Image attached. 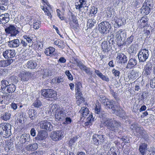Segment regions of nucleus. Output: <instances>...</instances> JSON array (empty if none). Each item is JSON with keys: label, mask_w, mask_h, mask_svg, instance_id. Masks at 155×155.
I'll list each match as a JSON object with an SVG mask.
<instances>
[{"label": "nucleus", "mask_w": 155, "mask_h": 155, "mask_svg": "<svg viewBox=\"0 0 155 155\" xmlns=\"http://www.w3.org/2000/svg\"><path fill=\"white\" fill-rule=\"evenodd\" d=\"M3 55L5 59L12 58L16 54V53L14 50L10 49L6 50L3 52Z\"/></svg>", "instance_id": "f3484780"}, {"label": "nucleus", "mask_w": 155, "mask_h": 155, "mask_svg": "<svg viewBox=\"0 0 155 155\" xmlns=\"http://www.w3.org/2000/svg\"><path fill=\"white\" fill-rule=\"evenodd\" d=\"M134 38V36L133 35H131L127 39L125 42H124V45H129L133 42Z\"/></svg>", "instance_id": "ea45409f"}, {"label": "nucleus", "mask_w": 155, "mask_h": 155, "mask_svg": "<svg viewBox=\"0 0 155 155\" xmlns=\"http://www.w3.org/2000/svg\"><path fill=\"white\" fill-rule=\"evenodd\" d=\"M13 62L12 59L0 60V67H5L10 65Z\"/></svg>", "instance_id": "c756f323"}, {"label": "nucleus", "mask_w": 155, "mask_h": 155, "mask_svg": "<svg viewBox=\"0 0 155 155\" xmlns=\"http://www.w3.org/2000/svg\"><path fill=\"white\" fill-rule=\"evenodd\" d=\"M71 122V120L70 117H67L65 118V120L63 124H70Z\"/></svg>", "instance_id": "69168bd1"}, {"label": "nucleus", "mask_w": 155, "mask_h": 155, "mask_svg": "<svg viewBox=\"0 0 155 155\" xmlns=\"http://www.w3.org/2000/svg\"><path fill=\"white\" fill-rule=\"evenodd\" d=\"M149 51L145 49H141L138 53V57L140 62H145L148 58Z\"/></svg>", "instance_id": "1a4fd4ad"}, {"label": "nucleus", "mask_w": 155, "mask_h": 155, "mask_svg": "<svg viewBox=\"0 0 155 155\" xmlns=\"http://www.w3.org/2000/svg\"><path fill=\"white\" fill-rule=\"evenodd\" d=\"M101 106L98 103H96L95 107V113L99 114L100 111Z\"/></svg>", "instance_id": "6e6d98bb"}, {"label": "nucleus", "mask_w": 155, "mask_h": 155, "mask_svg": "<svg viewBox=\"0 0 155 155\" xmlns=\"http://www.w3.org/2000/svg\"><path fill=\"white\" fill-rule=\"evenodd\" d=\"M55 51V48L50 47L45 49L44 53L47 56H52L54 54V52Z\"/></svg>", "instance_id": "7c9ffc66"}, {"label": "nucleus", "mask_w": 155, "mask_h": 155, "mask_svg": "<svg viewBox=\"0 0 155 155\" xmlns=\"http://www.w3.org/2000/svg\"><path fill=\"white\" fill-rule=\"evenodd\" d=\"M81 114V118H85L89 113V110L87 107H82L79 111Z\"/></svg>", "instance_id": "c85d7f7f"}, {"label": "nucleus", "mask_w": 155, "mask_h": 155, "mask_svg": "<svg viewBox=\"0 0 155 155\" xmlns=\"http://www.w3.org/2000/svg\"><path fill=\"white\" fill-rule=\"evenodd\" d=\"M117 59L118 60L119 63L125 64L127 61V57L123 53H117Z\"/></svg>", "instance_id": "412c9836"}, {"label": "nucleus", "mask_w": 155, "mask_h": 155, "mask_svg": "<svg viewBox=\"0 0 155 155\" xmlns=\"http://www.w3.org/2000/svg\"><path fill=\"white\" fill-rule=\"evenodd\" d=\"M28 114L29 117L31 119H34L37 114V112L36 111L34 110L31 109V110H29L28 111Z\"/></svg>", "instance_id": "58836bf2"}, {"label": "nucleus", "mask_w": 155, "mask_h": 155, "mask_svg": "<svg viewBox=\"0 0 155 155\" xmlns=\"http://www.w3.org/2000/svg\"><path fill=\"white\" fill-rule=\"evenodd\" d=\"M96 21L94 19H89L88 20L87 26L89 28H91L94 26V24L96 23Z\"/></svg>", "instance_id": "a19ab883"}, {"label": "nucleus", "mask_w": 155, "mask_h": 155, "mask_svg": "<svg viewBox=\"0 0 155 155\" xmlns=\"http://www.w3.org/2000/svg\"><path fill=\"white\" fill-rule=\"evenodd\" d=\"M101 48L103 51H108L110 48V44L108 42L104 41L101 43Z\"/></svg>", "instance_id": "f704fd0d"}, {"label": "nucleus", "mask_w": 155, "mask_h": 155, "mask_svg": "<svg viewBox=\"0 0 155 155\" xmlns=\"http://www.w3.org/2000/svg\"><path fill=\"white\" fill-rule=\"evenodd\" d=\"M11 114L8 112L4 113L1 115V119L5 121H6L10 119Z\"/></svg>", "instance_id": "e433bc0d"}, {"label": "nucleus", "mask_w": 155, "mask_h": 155, "mask_svg": "<svg viewBox=\"0 0 155 155\" xmlns=\"http://www.w3.org/2000/svg\"><path fill=\"white\" fill-rule=\"evenodd\" d=\"M38 148V144L37 143H34L29 144L27 145L25 149L26 150L29 151H34L35 150Z\"/></svg>", "instance_id": "bb28decb"}, {"label": "nucleus", "mask_w": 155, "mask_h": 155, "mask_svg": "<svg viewBox=\"0 0 155 155\" xmlns=\"http://www.w3.org/2000/svg\"><path fill=\"white\" fill-rule=\"evenodd\" d=\"M137 61L136 59L134 58H131V55H130V58L128 63L126 67V68L131 69L135 67L137 65Z\"/></svg>", "instance_id": "aec40b11"}, {"label": "nucleus", "mask_w": 155, "mask_h": 155, "mask_svg": "<svg viewBox=\"0 0 155 155\" xmlns=\"http://www.w3.org/2000/svg\"><path fill=\"white\" fill-rule=\"evenodd\" d=\"M143 2V0H135L132 4L134 7H136L138 5L141 4Z\"/></svg>", "instance_id": "49530a36"}, {"label": "nucleus", "mask_w": 155, "mask_h": 155, "mask_svg": "<svg viewBox=\"0 0 155 155\" xmlns=\"http://www.w3.org/2000/svg\"><path fill=\"white\" fill-rule=\"evenodd\" d=\"M20 2L22 5H25L27 8L31 7L28 5V0H20Z\"/></svg>", "instance_id": "603ef678"}, {"label": "nucleus", "mask_w": 155, "mask_h": 155, "mask_svg": "<svg viewBox=\"0 0 155 155\" xmlns=\"http://www.w3.org/2000/svg\"><path fill=\"white\" fill-rule=\"evenodd\" d=\"M120 141L124 143H128L129 141V138L127 137H124L120 139Z\"/></svg>", "instance_id": "e2e57ef3"}, {"label": "nucleus", "mask_w": 155, "mask_h": 155, "mask_svg": "<svg viewBox=\"0 0 155 155\" xmlns=\"http://www.w3.org/2000/svg\"><path fill=\"white\" fill-rule=\"evenodd\" d=\"M111 28L110 24L107 21H102L98 25V30L102 34L108 33Z\"/></svg>", "instance_id": "423d86ee"}, {"label": "nucleus", "mask_w": 155, "mask_h": 155, "mask_svg": "<svg viewBox=\"0 0 155 155\" xmlns=\"http://www.w3.org/2000/svg\"><path fill=\"white\" fill-rule=\"evenodd\" d=\"M129 50L130 53L135 54L136 48L135 47V45L134 44H132L129 48Z\"/></svg>", "instance_id": "09e8293b"}, {"label": "nucleus", "mask_w": 155, "mask_h": 155, "mask_svg": "<svg viewBox=\"0 0 155 155\" xmlns=\"http://www.w3.org/2000/svg\"><path fill=\"white\" fill-rule=\"evenodd\" d=\"M76 63L77 65L81 69L85 65L81 61H77Z\"/></svg>", "instance_id": "774afa93"}, {"label": "nucleus", "mask_w": 155, "mask_h": 155, "mask_svg": "<svg viewBox=\"0 0 155 155\" xmlns=\"http://www.w3.org/2000/svg\"><path fill=\"white\" fill-rule=\"evenodd\" d=\"M40 126L41 128L49 131L53 130V126L51 122L49 120L41 121L40 122Z\"/></svg>", "instance_id": "9b49d317"}, {"label": "nucleus", "mask_w": 155, "mask_h": 155, "mask_svg": "<svg viewBox=\"0 0 155 155\" xmlns=\"http://www.w3.org/2000/svg\"><path fill=\"white\" fill-rule=\"evenodd\" d=\"M55 111L54 116L58 120L62 121L64 120L66 117V114L68 111L62 107H59L57 105H53L51 108V110Z\"/></svg>", "instance_id": "f03ea898"}, {"label": "nucleus", "mask_w": 155, "mask_h": 155, "mask_svg": "<svg viewBox=\"0 0 155 155\" xmlns=\"http://www.w3.org/2000/svg\"><path fill=\"white\" fill-rule=\"evenodd\" d=\"M41 94L46 98H54L57 95L56 91L51 89H43L42 91Z\"/></svg>", "instance_id": "9d476101"}, {"label": "nucleus", "mask_w": 155, "mask_h": 155, "mask_svg": "<svg viewBox=\"0 0 155 155\" xmlns=\"http://www.w3.org/2000/svg\"><path fill=\"white\" fill-rule=\"evenodd\" d=\"M140 74V73L139 71L133 70L128 74V77L130 79L134 80L138 77Z\"/></svg>", "instance_id": "b1692460"}, {"label": "nucleus", "mask_w": 155, "mask_h": 155, "mask_svg": "<svg viewBox=\"0 0 155 155\" xmlns=\"http://www.w3.org/2000/svg\"><path fill=\"white\" fill-rule=\"evenodd\" d=\"M108 100L106 99L105 97H100V101L101 103L104 104V105H105L106 102Z\"/></svg>", "instance_id": "052dcab7"}, {"label": "nucleus", "mask_w": 155, "mask_h": 155, "mask_svg": "<svg viewBox=\"0 0 155 155\" xmlns=\"http://www.w3.org/2000/svg\"><path fill=\"white\" fill-rule=\"evenodd\" d=\"M31 73L29 72L21 71L19 74V77L23 81H28L31 77Z\"/></svg>", "instance_id": "ddd939ff"}, {"label": "nucleus", "mask_w": 155, "mask_h": 155, "mask_svg": "<svg viewBox=\"0 0 155 155\" xmlns=\"http://www.w3.org/2000/svg\"><path fill=\"white\" fill-rule=\"evenodd\" d=\"M107 115L108 114H104L102 115V122L110 130L114 132L117 131L119 127L120 126V123L114 120L108 118Z\"/></svg>", "instance_id": "f257e3e1"}, {"label": "nucleus", "mask_w": 155, "mask_h": 155, "mask_svg": "<svg viewBox=\"0 0 155 155\" xmlns=\"http://www.w3.org/2000/svg\"><path fill=\"white\" fill-rule=\"evenodd\" d=\"M112 72L115 77H119L120 73L119 71L115 69V68H114L112 70Z\"/></svg>", "instance_id": "13d9d810"}, {"label": "nucleus", "mask_w": 155, "mask_h": 155, "mask_svg": "<svg viewBox=\"0 0 155 155\" xmlns=\"http://www.w3.org/2000/svg\"><path fill=\"white\" fill-rule=\"evenodd\" d=\"M143 5H147L148 6L150 7V8H153V0H145Z\"/></svg>", "instance_id": "c03bdc74"}, {"label": "nucleus", "mask_w": 155, "mask_h": 155, "mask_svg": "<svg viewBox=\"0 0 155 155\" xmlns=\"http://www.w3.org/2000/svg\"><path fill=\"white\" fill-rule=\"evenodd\" d=\"M64 134L63 131L61 130H57L53 133L51 137L54 141H57L61 139L64 137Z\"/></svg>", "instance_id": "f8f14e48"}, {"label": "nucleus", "mask_w": 155, "mask_h": 155, "mask_svg": "<svg viewBox=\"0 0 155 155\" xmlns=\"http://www.w3.org/2000/svg\"><path fill=\"white\" fill-rule=\"evenodd\" d=\"M93 141L94 143L96 145H98L100 143L97 137L96 134L94 135L93 136Z\"/></svg>", "instance_id": "864d4df0"}, {"label": "nucleus", "mask_w": 155, "mask_h": 155, "mask_svg": "<svg viewBox=\"0 0 155 155\" xmlns=\"http://www.w3.org/2000/svg\"><path fill=\"white\" fill-rule=\"evenodd\" d=\"M65 74L68 77V79L71 81H72L73 80V77L68 70L66 71L65 72Z\"/></svg>", "instance_id": "4d7b16f0"}, {"label": "nucleus", "mask_w": 155, "mask_h": 155, "mask_svg": "<svg viewBox=\"0 0 155 155\" xmlns=\"http://www.w3.org/2000/svg\"><path fill=\"white\" fill-rule=\"evenodd\" d=\"M78 138V136H75L72 138L69 141V144L71 145H72L74 143Z\"/></svg>", "instance_id": "bf43d9fd"}, {"label": "nucleus", "mask_w": 155, "mask_h": 155, "mask_svg": "<svg viewBox=\"0 0 155 155\" xmlns=\"http://www.w3.org/2000/svg\"><path fill=\"white\" fill-rule=\"evenodd\" d=\"M38 65V61L36 60H31L28 61L24 65V68L25 69H33L35 68Z\"/></svg>", "instance_id": "2eb2a0df"}, {"label": "nucleus", "mask_w": 155, "mask_h": 155, "mask_svg": "<svg viewBox=\"0 0 155 155\" xmlns=\"http://www.w3.org/2000/svg\"><path fill=\"white\" fill-rule=\"evenodd\" d=\"M82 88V85L81 83L78 82L75 83V95L77 99L80 98L81 97Z\"/></svg>", "instance_id": "4468645a"}, {"label": "nucleus", "mask_w": 155, "mask_h": 155, "mask_svg": "<svg viewBox=\"0 0 155 155\" xmlns=\"http://www.w3.org/2000/svg\"><path fill=\"white\" fill-rule=\"evenodd\" d=\"M24 38L26 39V41H27L28 43H31L32 40V38L29 37H28L27 36H24Z\"/></svg>", "instance_id": "338daca9"}, {"label": "nucleus", "mask_w": 155, "mask_h": 155, "mask_svg": "<svg viewBox=\"0 0 155 155\" xmlns=\"http://www.w3.org/2000/svg\"><path fill=\"white\" fill-rule=\"evenodd\" d=\"M117 116L122 118L123 119H125L126 114L124 111L120 107H117L115 108V110L113 111Z\"/></svg>", "instance_id": "a211bd4d"}, {"label": "nucleus", "mask_w": 155, "mask_h": 155, "mask_svg": "<svg viewBox=\"0 0 155 155\" xmlns=\"http://www.w3.org/2000/svg\"><path fill=\"white\" fill-rule=\"evenodd\" d=\"M152 8L143 5L141 9V13L144 15H147L150 12Z\"/></svg>", "instance_id": "cd10ccee"}, {"label": "nucleus", "mask_w": 155, "mask_h": 155, "mask_svg": "<svg viewBox=\"0 0 155 155\" xmlns=\"http://www.w3.org/2000/svg\"><path fill=\"white\" fill-rule=\"evenodd\" d=\"M64 81L63 78L61 77H57L52 79L51 82L55 84H58Z\"/></svg>", "instance_id": "c9c22d12"}, {"label": "nucleus", "mask_w": 155, "mask_h": 155, "mask_svg": "<svg viewBox=\"0 0 155 155\" xmlns=\"http://www.w3.org/2000/svg\"><path fill=\"white\" fill-rule=\"evenodd\" d=\"M1 90L5 94L12 93L16 89L15 86L13 84H10L7 80H2L1 81Z\"/></svg>", "instance_id": "7ed1b4c3"}, {"label": "nucleus", "mask_w": 155, "mask_h": 155, "mask_svg": "<svg viewBox=\"0 0 155 155\" xmlns=\"http://www.w3.org/2000/svg\"><path fill=\"white\" fill-rule=\"evenodd\" d=\"M11 125L8 123H3L0 124V134L8 137L11 135Z\"/></svg>", "instance_id": "39448f33"}, {"label": "nucleus", "mask_w": 155, "mask_h": 155, "mask_svg": "<svg viewBox=\"0 0 155 155\" xmlns=\"http://www.w3.org/2000/svg\"><path fill=\"white\" fill-rule=\"evenodd\" d=\"M54 44L57 45H58L59 48H63L64 47V42L60 40H58L55 41Z\"/></svg>", "instance_id": "4c0bfd02"}, {"label": "nucleus", "mask_w": 155, "mask_h": 155, "mask_svg": "<svg viewBox=\"0 0 155 155\" xmlns=\"http://www.w3.org/2000/svg\"><path fill=\"white\" fill-rule=\"evenodd\" d=\"M150 86L152 88L155 87V77L153 78L151 80L150 82Z\"/></svg>", "instance_id": "680f3d73"}, {"label": "nucleus", "mask_w": 155, "mask_h": 155, "mask_svg": "<svg viewBox=\"0 0 155 155\" xmlns=\"http://www.w3.org/2000/svg\"><path fill=\"white\" fill-rule=\"evenodd\" d=\"M5 31L7 35L11 36H16L19 33L17 27L13 25L7 26L5 29Z\"/></svg>", "instance_id": "6e6552de"}, {"label": "nucleus", "mask_w": 155, "mask_h": 155, "mask_svg": "<svg viewBox=\"0 0 155 155\" xmlns=\"http://www.w3.org/2000/svg\"><path fill=\"white\" fill-rule=\"evenodd\" d=\"M51 73V71L47 69H44L43 70V78H45L46 77H48Z\"/></svg>", "instance_id": "a18cd8bd"}, {"label": "nucleus", "mask_w": 155, "mask_h": 155, "mask_svg": "<svg viewBox=\"0 0 155 155\" xmlns=\"http://www.w3.org/2000/svg\"><path fill=\"white\" fill-rule=\"evenodd\" d=\"M126 37V34L123 30H120L116 33V38L120 41V42L119 43V41L117 43V44L119 47H121L124 44V41Z\"/></svg>", "instance_id": "0eeeda50"}, {"label": "nucleus", "mask_w": 155, "mask_h": 155, "mask_svg": "<svg viewBox=\"0 0 155 155\" xmlns=\"http://www.w3.org/2000/svg\"><path fill=\"white\" fill-rule=\"evenodd\" d=\"M30 140V135L29 134H22L20 137L19 141L23 144H28Z\"/></svg>", "instance_id": "dca6fc26"}, {"label": "nucleus", "mask_w": 155, "mask_h": 155, "mask_svg": "<svg viewBox=\"0 0 155 155\" xmlns=\"http://www.w3.org/2000/svg\"><path fill=\"white\" fill-rule=\"evenodd\" d=\"M47 137L48 133L45 131L40 130L35 138L37 140H45Z\"/></svg>", "instance_id": "6ab92c4d"}, {"label": "nucleus", "mask_w": 155, "mask_h": 155, "mask_svg": "<svg viewBox=\"0 0 155 155\" xmlns=\"http://www.w3.org/2000/svg\"><path fill=\"white\" fill-rule=\"evenodd\" d=\"M94 72L98 77L100 78L102 80L107 82L109 81V79L108 77L103 75L98 70H95Z\"/></svg>", "instance_id": "2f4dec72"}, {"label": "nucleus", "mask_w": 155, "mask_h": 155, "mask_svg": "<svg viewBox=\"0 0 155 155\" xmlns=\"http://www.w3.org/2000/svg\"><path fill=\"white\" fill-rule=\"evenodd\" d=\"M114 102V101L113 100H108L104 105L105 106L106 108H111L113 111L115 110V108H116L113 105Z\"/></svg>", "instance_id": "72a5a7b5"}, {"label": "nucleus", "mask_w": 155, "mask_h": 155, "mask_svg": "<svg viewBox=\"0 0 155 155\" xmlns=\"http://www.w3.org/2000/svg\"><path fill=\"white\" fill-rule=\"evenodd\" d=\"M93 120V116L92 115H89V117L86 119V121L84 124L85 125H88L91 124Z\"/></svg>", "instance_id": "79ce46f5"}, {"label": "nucleus", "mask_w": 155, "mask_h": 155, "mask_svg": "<svg viewBox=\"0 0 155 155\" xmlns=\"http://www.w3.org/2000/svg\"><path fill=\"white\" fill-rule=\"evenodd\" d=\"M8 46L10 48H15L18 47L20 45L19 40L16 39L11 40L8 42Z\"/></svg>", "instance_id": "4be33fe9"}, {"label": "nucleus", "mask_w": 155, "mask_h": 155, "mask_svg": "<svg viewBox=\"0 0 155 155\" xmlns=\"http://www.w3.org/2000/svg\"><path fill=\"white\" fill-rule=\"evenodd\" d=\"M41 24L40 21L38 20H34L33 22V28L35 29H38L39 28Z\"/></svg>", "instance_id": "37998d69"}, {"label": "nucleus", "mask_w": 155, "mask_h": 155, "mask_svg": "<svg viewBox=\"0 0 155 155\" xmlns=\"http://www.w3.org/2000/svg\"><path fill=\"white\" fill-rule=\"evenodd\" d=\"M123 24V22L122 21V19H121L119 18L118 19L116 20L114 25L115 27H119L122 25Z\"/></svg>", "instance_id": "3c124183"}, {"label": "nucleus", "mask_w": 155, "mask_h": 155, "mask_svg": "<svg viewBox=\"0 0 155 155\" xmlns=\"http://www.w3.org/2000/svg\"><path fill=\"white\" fill-rule=\"evenodd\" d=\"M147 144L145 143H142L140 144L139 150L142 155H144L147 149Z\"/></svg>", "instance_id": "393cba45"}, {"label": "nucleus", "mask_w": 155, "mask_h": 155, "mask_svg": "<svg viewBox=\"0 0 155 155\" xmlns=\"http://www.w3.org/2000/svg\"><path fill=\"white\" fill-rule=\"evenodd\" d=\"M148 19V18L147 16L142 17L138 21V24L139 25L141 28H143L147 25Z\"/></svg>", "instance_id": "a878e982"}, {"label": "nucleus", "mask_w": 155, "mask_h": 155, "mask_svg": "<svg viewBox=\"0 0 155 155\" xmlns=\"http://www.w3.org/2000/svg\"><path fill=\"white\" fill-rule=\"evenodd\" d=\"M152 65L150 62L147 63L145 68L144 74L145 75H148L150 74L152 69Z\"/></svg>", "instance_id": "473e14b6"}, {"label": "nucleus", "mask_w": 155, "mask_h": 155, "mask_svg": "<svg viewBox=\"0 0 155 155\" xmlns=\"http://www.w3.org/2000/svg\"><path fill=\"white\" fill-rule=\"evenodd\" d=\"M130 128L132 130H135L136 132V135L139 137L145 138L147 137L146 132L143 128L140 126L137 123L134 122L131 124Z\"/></svg>", "instance_id": "20e7f679"}, {"label": "nucleus", "mask_w": 155, "mask_h": 155, "mask_svg": "<svg viewBox=\"0 0 155 155\" xmlns=\"http://www.w3.org/2000/svg\"><path fill=\"white\" fill-rule=\"evenodd\" d=\"M41 103L39 100L35 101L32 104V106L36 108H39L41 105Z\"/></svg>", "instance_id": "8fccbe9b"}, {"label": "nucleus", "mask_w": 155, "mask_h": 155, "mask_svg": "<svg viewBox=\"0 0 155 155\" xmlns=\"http://www.w3.org/2000/svg\"><path fill=\"white\" fill-rule=\"evenodd\" d=\"M96 136L100 143L104 142L105 138L104 137V135H103L96 134Z\"/></svg>", "instance_id": "5fc2aeb1"}, {"label": "nucleus", "mask_w": 155, "mask_h": 155, "mask_svg": "<svg viewBox=\"0 0 155 155\" xmlns=\"http://www.w3.org/2000/svg\"><path fill=\"white\" fill-rule=\"evenodd\" d=\"M9 15L8 13L2 14L0 15V23L5 24L9 21Z\"/></svg>", "instance_id": "5701e85b"}, {"label": "nucleus", "mask_w": 155, "mask_h": 155, "mask_svg": "<svg viewBox=\"0 0 155 155\" xmlns=\"http://www.w3.org/2000/svg\"><path fill=\"white\" fill-rule=\"evenodd\" d=\"M56 12L57 13V16L59 18H60L61 20H64V17L63 16L64 14L59 9H57L56 10Z\"/></svg>", "instance_id": "de8ad7c7"}, {"label": "nucleus", "mask_w": 155, "mask_h": 155, "mask_svg": "<svg viewBox=\"0 0 155 155\" xmlns=\"http://www.w3.org/2000/svg\"><path fill=\"white\" fill-rule=\"evenodd\" d=\"M97 9L96 8H95L94 7H93L91 8V10L90 12L91 13L93 14H95L97 12Z\"/></svg>", "instance_id": "0e129e2a"}]
</instances>
